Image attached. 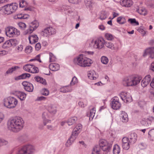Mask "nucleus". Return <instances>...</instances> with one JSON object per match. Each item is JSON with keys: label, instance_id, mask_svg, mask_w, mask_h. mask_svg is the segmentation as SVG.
I'll list each match as a JSON object with an SVG mask.
<instances>
[{"label": "nucleus", "instance_id": "obj_1", "mask_svg": "<svg viewBox=\"0 0 154 154\" xmlns=\"http://www.w3.org/2000/svg\"><path fill=\"white\" fill-rule=\"evenodd\" d=\"M24 122L19 117L10 119L7 123L9 130L14 132H17L21 130L24 126Z\"/></svg>", "mask_w": 154, "mask_h": 154}, {"label": "nucleus", "instance_id": "obj_2", "mask_svg": "<svg viewBox=\"0 0 154 154\" xmlns=\"http://www.w3.org/2000/svg\"><path fill=\"white\" fill-rule=\"evenodd\" d=\"M74 63L82 67L90 66L92 63V60L85 57L83 54H80L76 58L74 59Z\"/></svg>", "mask_w": 154, "mask_h": 154}, {"label": "nucleus", "instance_id": "obj_3", "mask_svg": "<svg viewBox=\"0 0 154 154\" xmlns=\"http://www.w3.org/2000/svg\"><path fill=\"white\" fill-rule=\"evenodd\" d=\"M141 80L140 76H131L125 78L123 84L125 86H135L139 84Z\"/></svg>", "mask_w": 154, "mask_h": 154}, {"label": "nucleus", "instance_id": "obj_4", "mask_svg": "<svg viewBox=\"0 0 154 154\" xmlns=\"http://www.w3.org/2000/svg\"><path fill=\"white\" fill-rule=\"evenodd\" d=\"M4 104L6 107L11 109L14 108L17 104V100L13 97H9L3 100Z\"/></svg>", "mask_w": 154, "mask_h": 154}, {"label": "nucleus", "instance_id": "obj_5", "mask_svg": "<svg viewBox=\"0 0 154 154\" xmlns=\"http://www.w3.org/2000/svg\"><path fill=\"white\" fill-rule=\"evenodd\" d=\"M18 5L17 3H12L4 6V13L5 14H10L15 12L18 8Z\"/></svg>", "mask_w": 154, "mask_h": 154}, {"label": "nucleus", "instance_id": "obj_6", "mask_svg": "<svg viewBox=\"0 0 154 154\" xmlns=\"http://www.w3.org/2000/svg\"><path fill=\"white\" fill-rule=\"evenodd\" d=\"M34 147L31 144L25 145L19 149L17 154H32Z\"/></svg>", "mask_w": 154, "mask_h": 154}, {"label": "nucleus", "instance_id": "obj_7", "mask_svg": "<svg viewBox=\"0 0 154 154\" xmlns=\"http://www.w3.org/2000/svg\"><path fill=\"white\" fill-rule=\"evenodd\" d=\"M105 42V41L103 38H99L95 41L92 40L89 45L93 48L100 49L103 47Z\"/></svg>", "mask_w": 154, "mask_h": 154}, {"label": "nucleus", "instance_id": "obj_8", "mask_svg": "<svg viewBox=\"0 0 154 154\" xmlns=\"http://www.w3.org/2000/svg\"><path fill=\"white\" fill-rule=\"evenodd\" d=\"M80 133V130L75 127L72 132L71 135L68 139L66 144V146L69 147L73 142Z\"/></svg>", "mask_w": 154, "mask_h": 154}, {"label": "nucleus", "instance_id": "obj_9", "mask_svg": "<svg viewBox=\"0 0 154 154\" xmlns=\"http://www.w3.org/2000/svg\"><path fill=\"white\" fill-rule=\"evenodd\" d=\"M95 146H99V149H102L103 151L108 152L112 146V144L108 143L106 140L102 139L100 140L99 145H97Z\"/></svg>", "mask_w": 154, "mask_h": 154}, {"label": "nucleus", "instance_id": "obj_10", "mask_svg": "<svg viewBox=\"0 0 154 154\" xmlns=\"http://www.w3.org/2000/svg\"><path fill=\"white\" fill-rule=\"evenodd\" d=\"M56 32L55 29L51 27H47L42 31L41 33L44 36H47L53 34H54Z\"/></svg>", "mask_w": 154, "mask_h": 154}, {"label": "nucleus", "instance_id": "obj_11", "mask_svg": "<svg viewBox=\"0 0 154 154\" xmlns=\"http://www.w3.org/2000/svg\"><path fill=\"white\" fill-rule=\"evenodd\" d=\"M111 103V107L114 109H118L121 107V104L119 102V98L117 97H115L112 99Z\"/></svg>", "mask_w": 154, "mask_h": 154}, {"label": "nucleus", "instance_id": "obj_12", "mask_svg": "<svg viewBox=\"0 0 154 154\" xmlns=\"http://www.w3.org/2000/svg\"><path fill=\"white\" fill-rule=\"evenodd\" d=\"M120 96L125 102L129 103L132 101V98L128 93L122 92L120 94Z\"/></svg>", "mask_w": 154, "mask_h": 154}, {"label": "nucleus", "instance_id": "obj_13", "mask_svg": "<svg viewBox=\"0 0 154 154\" xmlns=\"http://www.w3.org/2000/svg\"><path fill=\"white\" fill-rule=\"evenodd\" d=\"M38 26V23L37 21L35 20L32 22L29 25V29L27 30V31L26 32L25 34H26L31 33L33 31L36 29Z\"/></svg>", "mask_w": 154, "mask_h": 154}, {"label": "nucleus", "instance_id": "obj_14", "mask_svg": "<svg viewBox=\"0 0 154 154\" xmlns=\"http://www.w3.org/2000/svg\"><path fill=\"white\" fill-rule=\"evenodd\" d=\"M22 84L26 91L29 92L33 91L34 87L32 84L26 81L23 82Z\"/></svg>", "mask_w": 154, "mask_h": 154}, {"label": "nucleus", "instance_id": "obj_15", "mask_svg": "<svg viewBox=\"0 0 154 154\" xmlns=\"http://www.w3.org/2000/svg\"><path fill=\"white\" fill-rule=\"evenodd\" d=\"M149 55L151 58H154V48L152 47L147 49L145 51L143 56H145L147 55Z\"/></svg>", "mask_w": 154, "mask_h": 154}, {"label": "nucleus", "instance_id": "obj_16", "mask_svg": "<svg viewBox=\"0 0 154 154\" xmlns=\"http://www.w3.org/2000/svg\"><path fill=\"white\" fill-rule=\"evenodd\" d=\"M151 79V76L149 75H146L141 81V86L143 87H146L149 83Z\"/></svg>", "mask_w": 154, "mask_h": 154}, {"label": "nucleus", "instance_id": "obj_17", "mask_svg": "<svg viewBox=\"0 0 154 154\" xmlns=\"http://www.w3.org/2000/svg\"><path fill=\"white\" fill-rule=\"evenodd\" d=\"M120 4L122 6L129 7L132 5V1L131 0H121Z\"/></svg>", "mask_w": 154, "mask_h": 154}, {"label": "nucleus", "instance_id": "obj_18", "mask_svg": "<svg viewBox=\"0 0 154 154\" xmlns=\"http://www.w3.org/2000/svg\"><path fill=\"white\" fill-rule=\"evenodd\" d=\"M49 116L48 113L46 112H44L42 115V118L43 119V122L44 125H45L46 124L48 123H50L51 120H49L48 118Z\"/></svg>", "mask_w": 154, "mask_h": 154}, {"label": "nucleus", "instance_id": "obj_19", "mask_svg": "<svg viewBox=\"0 0 154 154\" xmlns=\"http://www.w3.org/2000/svg\"><path fill=\"white\" fill-rule=\"evenodd\" d=\"M120 115V119L123 122H126L128 120V118L127 114L125 111H122Z\"/></svg>", "mask_w": 154, "mask_h": 154}, {"label": "nucleus", "instance_id": "obj_20", "mask_svg": "<svg viewBox=\"0 0 154 154\" xmlns=\"http://www.w3.org/2000/svg\"><path fill=\"white\" fill-rule=\"evenodd\" d=\"M30 76L31 75L29 73H23L18 76L15 77L14 78V79L15 80L17 81L19 80L24 79L27 78H29Z\"/></svg>", "mask_w": 154, "mask_h": 154}, {"label": "nucleus", "instance_id": "obj_21", "mask_svg": "<svg viewBox=\"0 0 154 154\" xmlns=\"http://www.w3.org/2000/svg\"><path fill=\"white\" fill-rule=\"evenodd\" d=\"M29 42L31 44H34L37 42L38 39V38L36 35H31L29 37Z\"/></svg>", "mask_w": 154, "mask_h": 154}, {"label": "nucleus", "instance_id": "obj_22", "mask_svg": "<svg viewBox=\"0 0 154 154\" xmlns=\"http://www.w3.org/2000/svg\"><path fill=\"white\" fill-rule=\"evenodd\" d=\"M89 78L91 80H96L97 76L95 72L93 70L89 71L88 74Z\"/></svg>", "mask_w": 154, "mask_h": 154}, {"label": "nucleus", "instance_id": "obj_23", "mask_svg": "<svg viewBox=\"0 0 154 154\" xmlns=\"http://www.w3.org/2000/svg\"><path fill=\"white\" fill-rule=\"evenodd\" d=\"M61 10L62 11H67L69 13H71L72 12H73L74 10L72 9L70 10V9H71L70 8V7L66 5H63L62 6L60 7Z\"/></svg>", "mask_w": 154, "mask_h": 154}, {"label": "nucleus", "instance_id": "obj_24", "mask_svg": "<svg viewBox=\"0 0 154 154\" xmlns=\"http://www.w3.org/2000/svg\"><path fill=\"white\" fill-rule=\"evenodd\" d=\"M137 136L135 133H134L131 134L130 137V140L129 141V143H135L137 140Z\"/></svg>", "mask_w": 154, "mask_h": 154}, {"label": "nucleus", "instance_id": "obj_25", "mask_svg": "<svg viewBox=\"0 0 154 154\" xmlns=\"http://www.w3.org/2000/svg\"><path fill=\"white\" fill-rule=\"evenodd\" d=\"M34 79L37 82L42 83L44 85H46V82L45 79L38 76L35 77H34Z\"/></svg>", "mask_w": 154, "mask_h": 154}, {"label": "nucleus", "instance_id": "obj_26", "mask_svg": "<svg viewBox=\"0 0 154 154\" xmlns=\"http://www.w3.org/2000/svg\"><path fill=\"white\" fill-rule=\"evenodd\" d=\"M77 120V118L75 117H73L69 119L67 121L69 125H71L75 123Z\"/></svg>", "mask_w": 154, "mask_h": 154}, {"label": "nucleus", "instance_id": "obj_27", "mask_svg": "<svg viewBox=\"0 0 154 154\" xmlns=\"http://www.w3.org/2000/svg\"><path fill=\"white\" fill-rule=\"evenodd\" d=\"M60 91L63 93L71 92L72 91V88L67 86H63L61 87L60 89Z\"/></svg>", "mask_w": 154, "mask_h": 154}, {"label": "nucleus", "instance_id": "obj_28", "mask_svg": "<svg viewBox=\"0 0 154 154\" xmlns=\"http://www.w3.org/2000/svg\"><path fill=\"white\" fill-rule=\"evenodd\" d=\"M49 66L52 68V70L53 71H57L60 69L59 65L56 63L50 64Z\"/></svg>", "mask_w": 154, "mask_h": 154}, {"label": "nucleus", "instance_id": "obj_29", "mask_svg": "<svg viewBox=\"0 0 154 154\" xmlns=\"http://www.w3.org/2000/svg\"><path fill=\"white\" fill-rule=\"evenodd\" d=\"M17 96L21 100H25L26 97V94L24 92L18 91L17 93Z\"/></svg>", "mask_w": 154, "mask_h": 154}, {"label": "nucleus", "instance_id": "obj_30", "mask_svg": "<svg viewBox=\"0 0 154 154\" xmlns=\"http://www.w3.org/2000/svg\"><path fill=\"white\" fill-rule=\"evenodd\" d=\"M33 66V64H27L24 66L23 67V69L24 70L31 72Z\"/></svg>", "mask_w": 154, "mask_h": 154}, {"label": "nucleus", "instance_id": "obj_31", "mask_svg": "<svg viewBox=\"0 0 154 154\" xmlns=\"http://www.w3.org/2000/svg\"><path fill=\"white\" fill-rule=\"evenodd\" d=\"M120 152V148L117 144L115 145L113 147V154H119Z\"/></svg>", "mask_w": 154, "mask_h": 154}, {"label": "nucleus", "instance_id": "obj_32", "mask_svg": "<svg viewBox=\"0 0 154 154\" xmlns=\"http://www.w3.org/2000/svg\"><path fill=\"white\" fill-rule=\"evenodd\" d=\"M48 111L51 114H54L57 112V109L55 106L51 105L49 106L48 109Z\"/></svg>", "mask_w": 154, "mask_h": 154}, {"label": "nucleus", "instance_id": "obj_33", "mask_svg": "<svg viewBox=\"0 0 154 154\" xmlns=\"http://www.w3.org/2000/svg\"><path fill=\"white\" fill-rule=\"evenodd\" d=\"M146 4L149 8H154V0L148 1L146 2Z\"/></svg>", "mask_w": 154, "mask_h": 154}, {"label": "nucleus", "instance_id": "obj_34", "mask_svg": "<svg viewBox=\"0 0 154 154\" xmlns=\"http://www.w3.org/2000/svg\"><path fill=\"white\" fill-rule=\"evenodd\" d=\"M11 47V45L10 40L6 41L2 46V47L5 49L7 48Z\"/></svg>", "mask_w": 154, "mask_h": 154}, {"label": "nucleus", "instance_id": "obj_35", "mask_svg": "<svg viewBox=\"0 0 154 154\" xmlns=\"http://www.w3.org/2000/svg\"><path fill=\"white\" fill-rule=\"evenodd\" d=\"M104 44L107 48L112 50L114 49V45L111 42H105Z\"/></svg>", "mask_w": 154, "mask_h": 154}, {"label": "nucleus", "instance_id": "obj_36", "mask_svg": "<svg viewBox=\"0 0 154 154\" xmlns=\"http://www.w3.org/2000/svg\"><path fill=\"white\" fill-rule=\"evenodd\" d=\"M137 12L139 13L140 14L145 15L147 14L146 10L145 8H142L140 10L137 9Z\"/></svg>", "mask_w": 154, "mask_h": 154}, {"label": "nucleus", "instance_id": "obj_37", "mask_svg": "<svg viewBox=\"0 0 154 154\" xmlns=\"http://www.w3.org/2000/svg\"><path fill=\"white\" fill-rule=\"evenodd\" d=\"M117 21L118 23L121 24H123L126 22L125 18L121 17H119L117 18Z\"/></svg>", "mask_w": 154, "mask_h": 154}, {"label": "nucleus", "instance_id": "obj_38", "mask_svg": "<svg viewBox=\"0 0 154 154\" xmlns=\"http://www.w3.org/2000/svg\"><path fill=\"white\" fill-rule=\"evenodd\" d=\"M17 31V29L13 27H8L6 29V34L9 33L13 32H16Z\"/></svg>", "mask_w": 154, "mask_h": 154}, {"label": "nucleus", "instance_id": "obj_39", "mask_svg": "<svg viewBox=\"0 0 154 154\" xmlns=\"http://www.w3.org/2000/svg\"><path fill=\"white\" fill-rule=\"evenodd\" d=\"M101 61L103 64H106L108 62L109 60L107 57L103 56L101 57Z\"/></svg>", "mask_w": 154, "mask_h": 154}, {"label": "nucleus", "instance_id": "obj_40", "mask_svg": "<svg viewBox=\"0 0 154 154\" xmlns=\"http://www.w3.org/2000/svg\"><path fill=\"white\" fill-rule=\"evenodd\" d=\"M99 146H95L93 148L91 154H100V150L99 149Z\"/></svg>", "mask_w": 154, "mask_h": 154}, {"label": "nucleus", "instance_id": "obj_41", "mask_svg": "<svg viewBox=\"0 0 154 154\" xmlns=\"http://www.w3.org/2000/svg\"><path fill=\"white\" fill-rule=\"evenodd\" d=\"M18 68V67L15 66L12 67L11 68H9L6 71V72L5 74V75H6V74H10L12 73L13 71H14L17 68Z\"/></svg>", "mask_w": 154, "mask_h": 154}, {"label": "nucleus", "instance_id": "obj_42", "mask_svg": "<svg viewBox=\"0 0 154 154\" xmlns=\"http://www.w3.org/2000/svg\"><path fill=\"white\" fill-rule=\"evenodd\" d=\"M95 112V108H93L92 110H91L90 111V114H89V119L90 120L91 119L92 120L94 116V114Z\"/></svg>", "mask_w": 154, "mask_h": 154}, {"label": "nucleus", "instance_id": "obj_43", "mask_svg": "<svg viewBox=\"0 0 154 154\" xmlns=\"http://www.w3.org/2000/svg\"><path fill=\"white\" fill-rule=\"evenodd\" d=\"M11 46H15L18 44V42L16 39H10Z\"/></svg>", "mask_w": 154, "mask_h": 154}, {"label": "nucleus", "instance_id": "obj_44", "mask_svg": "<svg viewBox=\"0 0 154 154\" xmlns=\"http://www.w3.org/2000/svg\"><path fill=\"white\" fill-rule=\"evenodd\" d=\"M148 135L152 140H154V129L150 130L148 133Z\"/></svg>", "mask_w": 154, "mask_h": 154}, {"label": "nucleus", "instance_id": "obj_45", "mask_svg": "<svg viewBox=\"0 0 154 154\" xmlns=\"http://www.w3.org/2000/svg\"><path fill=\"white\" fill-rule=\"evenodd\" d=\"M19 6L20 7L23 8L26 6L27 2L24 0H21L19 1Z\"/></svg>", "mask_w": 154, "mask_h": 154}, {"label": "nucleus", "instance_id": "obj_46", "mask_svg": "<svg viewBox=\"0 0 154 154\" xmlns=\"http://www.w3.org/2000/svg\"><path fill=\"white\" fill-rule=\"evenodd\" d=\"M41 92L42 95L45 96H47L49 94L48 90L46 88L43 89L41 91Z\"/></svg>", "mask_w": 154, "mask_h": 154}, {"label": "nucleus", "instance_id": "obj_47", "mask_svg": "<svg viewBox=\"0 0 154 154\" xmlns=\"http://www.w3.org/2000/svg\"><path fill=\"white\" fill-rule=\"evenodd\" d=\"M102 15L100 16V19L101 20H103L106 19L107 17L106 14H107V13L105 11H102L101 14Z\"/></svg>", "mask_w": 154, "mask_h": 154}, {"label": "nucleus", "instance_id": "obj_48", "mask_svg": "<svg viewBox=\"0 0 154 154\" xmlns=\"http://www.w3.org/2000/svg\"><path fill=\"white\" fill-rule=\"evenodd\" d=\"M105 36L107 39L109 40H111L114 39L113 36L112 34H110L106 33Z\"/></svg>", "mask_w": 154, "mask_h": 154}, {"label": "nucleus", "instance_id": "obj_49", "mask_svg": "<svg viewBox=\"0 0 154 154\" xmlns=\"http://www.w3.org/2000/svg\"><path fill=\"white\" fill-rule=\"evenodd\" d=\"M50 62H53L55 61L56 57L52 53H49Z\"/></svg>", "mask_w": 154, "mask_h": 154}, {"label": "nucleus", "instance_id": "obj_50", "mask_svg": "<svg viewBox=\"0 0 154 154\" xmlns=\"http://www.w3.org/2000/svg\"><path fill=\"white\" fill-rule=\"evenodd\" d=\"M39 72L38 68L37 67H35L34 65L32 67V70H31V72L32 73H38Z\"/></svg>", "mask_w": 154, "mask_h": 154}, {"label": "nucleus", "instance_id": "obj_51", "mask_svg": "<svg viewBox=\"0 0 154 154\" xmlns=\"http://www.w3.org/2000/svg\"><path fill=\"white\" fill-rule=\"evenodd\" d=\"M32 46H27L25 49V52L27 53H31L32 51Z\"/></svg>", "mask_w": 154, "mask_h": 154}, {"label": "nucleus", "instance_id": "obj_52", "mask_svg": "<svg viewBox=\"0 0 154 154\" xmlns=\"http://www.w3.org/2000/svg\"><path fill=\"white\" fill-rule=\"evenodd\" d=\"M18 24L20 28L22 30H24L26 26V25L25 23L22 22L19 23Z\"/></svg>", "mask_w": 154, "mask_h": 154}, {"label": "nucleus", "instance_id": "obj_53", "mask_svg": "<svg viewBox=\"0 0 154 154\" xmlns=\"http://www.w3.org/2000/svg\"><path fill=\"white\" fill-rule=\"evenodd\" d=\"M78 82L77 79L75 76H74L70 82V84L71 85H74L77 83Z\"/></svg>", "mask_w": 154, "mask_h": 154}, {"label": "nucleus", "instance_id": "obj_54", "mask_svg": "<svg viewBox=\"0 0 154 154\" xmlns=\"http://www.w3.org/2000/svg\"><path fill=\"white\" fill-rule=\"evenodd\" d=\"M122 148L126 150L128 149L129 148V143L122 144Z\"/></svg>", "mask_w": 154, "mask_h": 154}, {"label": "nucleus", "instance_id": "obj_55", "mask_svg": "<svg viewBox=\"0 0 154 154\" xmlns=\"http://www.w3.org/2000/svg\"><path fill=\"white\" fill-rule=\"evenodd\" d=\"M19 140L20 141L23 143L25 142L27 140L26 137L25 136L20 137Z\"/></svg>", "mask_w": 154, "mask_h": 154}, {"label": "nucleus", "instance_id": "obj_56", "mask_svg": "<svg viewBox=\"0 0 154 154\" xmlns=\"http://www.w3.org/2000/svg\"><path fill=\"white\" fill-rule=\"evenodd\" d=\"M8 141L4 139H0V146L6 145L8 144Z\"/></svg>", "mask_w": 154, "mask_h": 154}, {"label": "nucleus", "instance_id": "obj_57", "mask_svg": "<svg viewBox=\"0 0 154 154\" xmlns=\"http://www.w3.org/2000/svg\"><path fill=\"white\" fill-rule=\"evenodd\" d=\"M69 2L73 4H77L81 2V0H68Z\"/></svg>", "mask_w": 154, "mask_h": 154}, {"label": "nucleus", "instance_id": "obj_58", "mask_svg": "<svg viewBox=\"0 0 154 154\" xmlns=\"http://www.w3.org/2000/svg\"><path fill=\"white\" fill-rule=\"evenodd\" d=\"M14 18L15 19H23V14H17L14 16Z\"/></svg>", "mask_w": 154, "mask_h": 154}, {"label": "nucleus", "instance_id": "obj_59", "mask_svg": "<svg viewBox=\"0 0 154 154\" xmlns=\"http://www.w3.org/2000/svg\"><path fill=\"white\" fill-rule=\"evenodd\" d=\"M138 147L140 149H143L146 148L145 145L143 143H141L138 145Z\"/></svg>", "mask_w": 154, "mask_h": 154}, {"label": "nucleus", "instance_id": "obj_60", "mask_svg": "<svg viewBox=\"0 0 154 154\" xmlns=\"http://www.w3.org/2000/svg\"><path fill=\"white\" fill-rule=\"evenodd\" d=\"M122 143H129V142L128 141V139L127 137H123L122 140Z\"/></svg>", "mask_w": 154, "mask_h": 154}, {"label": "nucleus", "instance_id": "obj_61", "mask_svg": "<svg viewBox=\"0 0 154 154\" xmlns=\"http://www.w3.org/2000/svg\"><path fill=\"white\" fill-rule=\"evenodd\" d=\"M137 30L141 33L142 34L144 35L145 34V31L141 27H140L137 29Z\"/></svg>", "mask_w": 154, "mask_h": 154}, {"label": "nucleus", "instance_id": "obj_62", "mask_svg": "<svg viewBox=\"0 0 154 154\" xmlns=\"http://www.w3.org/2000/svg\"><path fill=\"white\" fill-rule=\"evenodd\" d=\"M41 46L40 43H38L35 45V48L36 50L39 51L41 48Z\"/></svg>", "mask_w": 154, "mask_h": 154}, {"label": "nucleus", "instance_id": "obj_63", "mask_svg": "<svg viewBox=\"0 0 154 154\" xmlns=\"http://www.w3.org/2000/svg\"><path fill=\"white\" fill-rule=\"evenodd\" d=\"M16 32H9V33L6 34L9 37H11L13 36L14 35H15Z\"/></svg>", "mask_w": 154, "mask_h": 154}, {"label": "nucleus", "instance_id": "obj_64", "mask_svg": "<svg viewBox=\"0 0 154 154\" xmlns=\"http://www.w3.org/2000/svg\"><path fill=\"white\" fill-rule=\"evenodd\" d=\"M85 3L87 5L89 6L92 4L91 0H85Z\"/></svg>", "mask_w": 154, "mask_h": 154}]
</instances>
